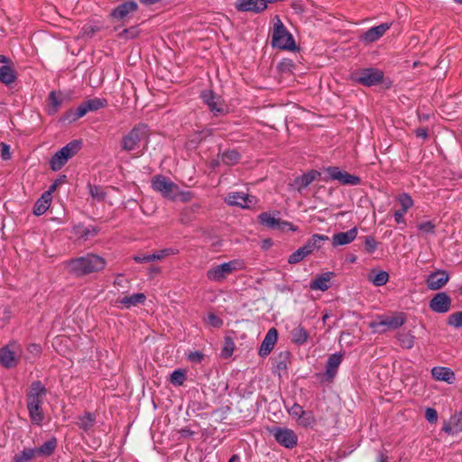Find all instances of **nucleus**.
I'll return each mask as SVG.
<instances>
[{
  "instance_id": "49",
  "label": "nucleus",
  "mask_w": 462,
  "mask_h": 462,
  "mask_svg": "<svg viewBox=\"0 0 462 462\" xmlns=\"http://www.w3.org/2000/svg\"><path fill=\"white\" fill-rule=\"evenodd\" d=\"M425 418L430 423H436L438 420L437 411L433 408H427L425 411Z\"/></svg>"
},
{
  "instance_id": "19",
  "label": "nucleus",
  "mask_w": 462,
  "mask_h": 462,
  "mask_svg": "<svg viewBox=\"0 0 462 462\" xmlns=\"http://www.w3.org/2000/svg\"><path fill=\"white\" fill-rule=\"evenodd\" d=\"M137 4L134 1H129L119 5L112 11V17L116 20L121 21L126 19L130 14L137 10Z\"/></svg>"
},
{
  "instance_id": "60",
  "label": "nucleus",
  "mask_w": 462,
  "mask_h": 462,
  "mask_svg": "<svg viewBox=\"0 0 462 462\" xmlns=\"http://www.w3.org/2000/svg\"><path fill=\"white\" fill-rule=\"evenodd\" d=\"M140 1L144 5H152V4L159 2L160 0H140Z\"/></svg>"
},
{
  "instance_id": "29",
  "label": "nucleus",
  "mask_w": 462,
  "mask_h": 462,
  "mask_svg": "<svg viewBox=\"0 0 462 462\" xmlns=\"http://www.w3.org/2000/svg\"><path fill=\"white\" fill-rule=\"evenodd\" d=\"M328 237L327 236L315 234L301 247L304 249V251L309 255L311 253H313L315 250H318L320 248V246H321L320 243L322 241H328Z\"/></svg>"
},
{
  "instance_id": "10",
  "label": "nucleus",
  "mask_w": 462,
  "mask_h": 462,
  "mask_svg": "<svg viewBox=\"0 0 462 462\" xmlns=\"http://www.w3.org/2000/svg\"><path fill=\"white\" fill-rule=\"evenodd\" d=\"M147 135V129L144 125H140L133 128L122 139V149L127 152L135 150L139 143L145 139Z\"/></svg>"
},
{
  "instance_id": "28",
  "label": "nucleus",
  "mask_w": 462,
  "mask_h": 462,
  "mask_svg": "<svg viewBox=\"0 0 462 462\" xmlns=\"http://www.w3.org/2000/svg\"><path fill=\"white\" fill-rule=\"evenodd\" d=\"M319 176V173L316 171H310L306 174H303L300 177H298L294 180V187L298 191H301L303 189L308 187L312 181H314L317 177Z\"/></svg>"
},
{
  "instance_id": "7",
  "label": "nucleus",
  "mask_w": 462,
  "mask_h": 462,
  "mask_svg": "<svg viewBox=\"0 0 462 462\" xmlns=\"http://www.w3.org/2000/svg\"><path fill=\"white\" fill-rule=\"evenodd\" d=\"M81 148V142L72 141L57 152L50 162L51 168L53 171L60 170L65 163L78 153Z\"/></svg>"
},
{
  "instance_id": "64",
  "label": "nucleus",
  "mask_w": 462,
  "mask_h": 462,
  "mask_svg": "<svg viewBox=\"0 0 462 462\" xmlns=\"http://www.w3.org/2000/svg\"><path fill=\"white\" fill-rule=\"evenodd\" d=\"M380 462H386V457H384L383 456H381Z\"/></svg>"
},
{
  "instance_id": "56",
  "label": "nucleus",
  "mask_w": 462,
  "mask_h": 462,
  "mask_svg": "<svg viewBox=\"0 0 462 462\" xmlns=\"http://www.w3.org/2000/svg\"><path fill=\"white\" fill-rule=\"evenodd\" d=\"M28 350L35 355L39 354L41 351L40 346L36 344L30 345Z\"/></svg>"
},
{
  "instance_id": "61",
  "label": "nucleus",
  "mask_w": 462,
  "mask_h": 462,
  "mask_svg": "<svg viewBox=\"0 0 462 462\" xmlns=\"http://www.w3.org/2000/svg\"><path fill=\"white\" fill-rule=\"evenodd\" d=\"M57 184H52L50 189L46 192H50V195L52 196V192L56 189Z\"/></svg>"
},
{
  "instance_id": "16",
  "label": "nucleus",
  "mask_w": 462,
  "mask_h": 462,
  "mask_svg": "<svg viewBox=\"0 0 462 462\" xmlns=\"http://www.w3.org/2000/svg\"><path fill=\"white\" fill-rule=\"evenodd\" d=\"M327 172L332 180H337L344 185H357L360 183L359 177L352 175L346 171H342L337 167L328 168Z\"/></svg>"
},
{
  "instance_id": "40",
  "label": "nucleus",
  "mask_w": 462,
  "mask_h": 462,
  "mask_svg": "<svg viewBox=\"0 0 462 462\" xmlns=\"http://www.w3.org/2000/svg\"><path fill=\"white\" fill-rule=\"evenodd\" d=\"M60 105L61 99L60 97L54 91L51 92L48 97L49 112L51 114L56 113Z\"/></svg>"
},
{
  "instance_id": "41",
  "label": "nucleus",
  "mask_w": 462,
  "mask_h": 462,
  "mask_svg": "<svg viewBox=\"0 0 462 462\" xmlns=\"http://www.w3.org/2000/svg\"><path fill=\"white\" fill-rule=\"evenodd\" d=\"M95 423V418L91 413H85L79 419V426L84 430H90Z\"/></svg>"
},
{
  "instance_id": "55",
  "label": "nucleus",
  "mask_w": 462,
  "mask_h": 462,
  "mask_svg": "<svg viewBox=\"0 0 462 462\" xmlns=\"http://www.w3.org/2000/svg\"><path fill=\"white\" fill-rule=\"evenodd\" d=\"M82 31L84 36L91 37L94 34V29L91 26L84 27Z\"/></svg>"
},
{
  "instance_id": "33",
  "label": "nucleus",
  "mask_w": 462,
  "mask_h": 462,
  "mask_svg": "<svg viewBox=\"0 0 462 462\" xmlns=\"http://www.w3.org/2000/svg\"><path fill=\"white\" fill-rule=\"evenodd\" d=\"M291 334L292 341L298 345L304 344L309 337V333L301 326H297L296 328H294L291 330Z\"/></svg>"
},
{
  "instance_id": "36",
  "label": "nucleus",
  "mask_w": 462,
  "mask_h": 462,
  "mask_svg": "<svg viewBox=\"0 0 462 462\" xmlns=\"http://www.w3.org/2000/svg\"><path fill=\"white\" fill-rule=\"evenodd\" d=\"M57 447L56 439H52L43 443L40 448H34L37 456L47 457L53 453Z\"/></svg>"
},
{
  "instance_id": "43",
  "label": "nucleus",
  "mask_w": 462,
  "mask_h": 462,
  "mask_svg": "<svg viewBox=\"0 0 462 462\" xmlns=\"http://www.w3.org/2000/svg\"><path fill=\"white\" fill-rule=\"evenodd\" d=\"M204 321L208 327L215 328H219L223 325V320L213 312L208 313Z\"/></svg>"
},
{
  "instance_id": "8",
  "label": "nucleus",
  "mask_w": 462,
  "mask_h": 462,
  "mask_svg": "<svg viewBox=\"0 0 462 462\" xmlns=\"http://www.w3.org/2000/svg\"><path fill=\"white\" fill-rule=\"evenodd\" d=\"M351 78L357 83L371 87L382 82L383 73L377 69L368 68L354 71Z\"/></svg>"
},
{
  "instance_id": "13",
  "label": "nucleus",
  "mask_w": 462,
  "mask_h": 462,
  "mask_svg": "<svg viewBox=\"0 0 462 462\" xmlns=\"http://www.w3.org/2000/svg\"><path fill=\"white\" fill-rule=\"evenodd\" d=\"M451 298L446 292H439L430 300V309L436 313H447L451 309Z\"/></svg>"
},
{
  "instance_id": "37",
  "label": "nucleus",
  "mask_w": 462,
  "mask_h": 462,
  "mask_svg": "<svg viewBox=\"0 0 462 462\" xmlns=\"http://www.w3.org/2000/svg\"><path fill=\"white\" fill-rule=\"evenodd\" d=\"M400 345L407 349H411L414 346V336L410 332H401L397 335Z\"/></svg>"
},
{
  "instance_id": "25",
  "label": "nucleus",
  "mask_w": 462,
  "mask_h": 462,
  "mask_svg": "<svg viewBox=\"0 0 462 462\" xmlns=\"http://www.w3.org/2000/svg\"><path fill=\"white\" fill-rule=\"evenodd\" d=\"M443 431L448 435H456L462 431V411L454 414L443 425Z\"/></svg>"
},
{
  "instance_id": "5",
  "label": "nucleus",
  "mask_w": 462,
  "mask_h": 462,
  "mask_svg": "<svg viewBox=\"0 0 462 462\" xmlns=\"http://www.w3.org/2000/svg\"><path fill=\"white\" fill-rule=\"evenodd\" d=\"M245 268L244 262L241 260H232L218 265L212 266L207 272V277L212 282H223L233 273L243 270Z\"/></svg>"
},
{
  "instance_id": "50",
  "label": "nucleus",
  "mask_w": 462,
  "mask_h": 462,
  "mask_svg": "<svg viewBox=\"0 0 462 462\" xmlns=\"http://www.w3.org/2000/svg\"><path fill=\"white\" fill-rule=\"evenodd\" d=\"M234 351V343L230 339H226L225 343V346L223 348V356H230Z\"/></svg>"
},
{
  "instance_id": "1",
  "label": "nucleus",
  "mask_w": 462,
  "mask_h": 462,
  "mask_svg": "<svg viewBox=\"0 0 462 462\" xmlns=\"http://www.w3.org/2000/svg\"><path fill=\"white\" fill-rule=\"evenodd\" d=\"M106 265V261L94 254H88L67 263L69 272L77 276L100 272Z\"/></svg>"
},
{
  "instance_id": "46",
  "label": "nucleus",
  "mask_w": 462,
  "mask_h": 462,
  "mask_svg": "<svg viewBox=\"0 0 462 462\" xmlns=\"http://www.w3.org/2000/svg\"><path fill=\"white\" fill-rule=\"evenodd\" d=\"M185 380V373L180 369L175 370L171 375V383L174 385H182Z\"/></svg>"
},
{
  "instance_id": "51",
  "label": "nucleus",
  "mask_w": 462,
  "mask_h": 462,
  "mask_svg": "<svg viewBox=\"0 0 462 462\" xmlns=\"http://www.w3.org/2000/svg\"><path fill=\"white\" fill-rule=\"evenodd\" d=\"M90 194L93 198L102 199L104 198L103 191L97 187H90Z\"/></svg>"
},
{
  "instance_id": "27",
  "label": "nucleus",
  "mask_w": 462,
  "mask_h": 462,
  "mask_svg": "<svg viewBox=\"0 0 462 462\" xmlns=\"http://www.w3.org/2000/svg\"><path fill=\"white\" fill-rule=\"evenodd\" d=\"M431 375L435 380L446 382L449 384L455 381V374L448 367L435 366L431 369Z\"/></svg>"
},
{
  "instance_id": "23",
  "label": "nucleus",
  "mask_w": 462,
  "mask_h": 462,
  "mask_svg": "<svg viewBox=\"0 0 462 462\" xmlns=\"http://www.w3.org/2000/svg\"><path fill=\"white\" fill-rule=\"evenodd\" d=\"M260 222L271 229L283 230L287 226H291L288 222L281 221V219L274 217L272 214L264 212L259 216Z\"/></svg>"
},
{
  "instance_id": "62",
  "label": "nucleus",
  "mask_w": 462,
  "mask_h": 462,
  "mask_svg": "<svg viewBox=\"0 0 462 462\" xmlns=\"http://www.w3.org/2000/svg\"><path fill=\"white\" fill-rule=\"evenodd\" d=\"M229 462H239V457L236 455H234L230 459Z\"/></svg>"
},
{
  "instance_id": "31",
  "label": "nucleus",
  "mask_w": 462,
  "mask_h": 462,
  "mask_svg": "<svg viewBox=\"0 0 462 462\" xmlns=\"http://www.w3.org/2000/svg\"><path fill=\"white\" fill-rule=\"evenodd\" d=\"M146 300L144 293H135L131 296H125L117 300V302L122 304L125 308L130 309L131 307L143 304Z\"/></svg>"
},
{
  "instance_id": "39",
  "label": "nucleus",
  "mask_w": 462,
  "mask_h": 462,
  "mask_svg": "<svg viewBox=\"0 0 462 462\" xmlns=\"http://www.w3.org/2000/svg\"><path fill=\"white\" fill-rule=\"evenodd\" d=\"M316 420L313 413L310 411H304L303 414L298 419L297 423L302 427L308 428L314 425Z\"/></svg>"
},
{
  "instance_id": "6",
  "label": "nucleus",
  "mask_w": 462,
  "mask_h": 462,
  "mask_svg": "<svg viewBox=\"0 0 462 462\" xmlns=\"http://www.w3.org/2000/svg\"><path fill=\"white\" fill-rule=\"evenodd\" d=\"M405 322L402 313L393 316H379L375 320L370 322L369 327L376 333H384L388 330H394L402 327Z\"/></svg>"
},
{
  "instance_id": "30",
  "label": "nucleus",
  "mask_w": 462,
  "mask_h": 462,
  "mask_svg": "<svg viewBox=\"0 0 462 462\" xmlns=\"http://www.w3.org/2000/svg\"><path fill=\"white\" fill-rule=\"evenodd\" d=\"M51 199L52 196L50 195V192H44L42 195V197L36 201L33 208V213L36 216L43 215L51 206Z\"/></svg>"
},
{
  "instance_id": "9",
  "label": "nucleus",
  "mask_w": 462,
  "mask_h": 462,
  "mask_svg": "<svg viewBox=\"0 0 462 462\" xmlns=\"http://www.w3.org/2000/svg\"><path fill=\"white\" fill-rule=\"evenodd\" d=\"M22 354L21 346L16 343H10L0 348V365L5 368L16 366Z\"/></svg>"
},
{
  "instance_id": "57",
  "label": "nucleus",
  "mask_w": 462,
  "mask_h": 462,
  "mask_svg": "<svg viewBox=\"0 0 462 462\" xmlns=\"http://www.w3.org/2000/svg\"><path fill=\"white\" fill-rule=\"evenodd\" d=\"M416 135L418 137H421V138L425 139L427 137L428 134H427V131L425 129H418L416 131Z\"/></svg>"
},
{
  "instance_id": "26",
  "label": "nucleus",
  "mask_w": 462,
  "mask_h": 462,
  "mask_svg": "<svg viewBox=\"0 0 462 462\" xmlns=\"http://www.w3.org/2000/svg\"><path fill=\"white\" fill-rule=\"evenodd\" d=\"M357 236V229L356 227L346 231L337 233L332 237L333 246L346 245L352 243Z\"/></svg>"
},
{
  "instance_id": "4",
  "label": "nucleus",
  "mask_w": 462,
  "mask_h": 462,
  "mask_svg": "<svg viewBox=\"0 0 462 462\" xmlns=\"http://www.w3.org/2000/svg\"><path fill=\"white\" fill-rule=\"evenodd\" d=\"M272 45L280 50L292 51L296 48L293 36L288 32L278 16L273 19Z\"/></svg>"
},
{
  "instance_id": "18",
  "label": "nucleus",
  "mask_w": 462,
  "mask_h": 462,
  "mask_svg": "<svg viewBox=\"0 0 462 462\" xmlns=\"http://www.w3.org/2000/svg\"><path fill=\"white\" fill-rule=\"evenodd\" d=\"M449 280V275L445 271H436L430 273L427 280V286L430 290L437 291L443 288Z\"/></svg>"
},
{
  "instance_id": "24",
  "label": "nucleus",
  "mask_w": 462,
  "mask_h": 462,
  "mask_svg": "<svg viewBox=\"0 0 462 462\" xmlns=\"http://www.w3.org/2000/svg\"><path fill=\"white\" fill-rule=\"evenodd\" d=\"M390 28L389 23H382L378 26L373 27L365 32L361 39L366 43H371L381 38Z\"/></svg>"
},
{
  "instance_id": "63",
  "label": "nucleus",
  "mask_w": 462,
  "mask_h": 462,
  "mask_svg": "<svg viewBox=\"0 0 462 462\" xmlns=\"http://www.w3.org/2000/svg\"><path fill=\"white\" fill-rule=\"evenodd\" d=\"M6 61V58L3 55H0V62H5Z\"/></svg>"
},
{
  "instance_id": "11",
  "label": "nucleus",
  "mask_w": 462,
  "mask_h": 462,
  "mask_svg": "<svg viewBox=\"0 0 462 462\" xmlns=\"http://www.w3.org/2000/svg\"><path fill=\"white\" fill-rule=\"evenodd\" d=\"M201 97L208 105L209 110L215 115H222L227 112L228 108L225 101L221 97L216 95L211 90L203 91Z\"/></svg>"
},
{
  "instance_id": "45",
  "label": "nucleus",
  "mask_w": 462,
  "mask_h": 462,
  "mask_svg": "<svg viewBox=\"0 0 462 462\" xmlns=\"http://www.w3.org/2000/svg\"><path fill=\"white\" fill-rule=\"evenodd\" d=\"M306 256H308V254L304 251L302 247H300L298 250H296L293 254L290 255L288 262L291 264L298 263Z\"/></svg>"
},
{
  "instance_id": "35",
  "label": "nucleus",
  "mask_w": 462,
  "mask_h": 462,
  "mask_svg": "<svg viewBox=\"0 0 462 462\" xmlns=\"http://www.w3.org/2000/svg\"><path fill=\"white\" fill-rule=\"evenodd\" d=\"M16 79L15 71L9 66L0 68V81L5 85L13 83Z\"/></svg>"
},
{
  "instance_id": "17",
  "label": "nucleus",
  "mask_w": 462,
  "mask_h": 462,
  "mask_svg": "<svg viewBox=\"0 0 462 462\" xmlns=\"http://www.w3.org/2000/svg\"><path fill=\"white\" fill-rule=\"evenodd\" d=\"M273 435L275 439L287 448H292L297 444V436L290 429H275Z\"/></svg>"
},
{
  "instance_id": "22",
  "label": "nucleus",
  "mask_w": 462,
  "mask_h": 462,
  "mask_svg": "<svg viewBox=\"0 0 462 462\" xmlns=\"http://www.w3.org/2000/svg\"><path fill=\"white\" fill-rule=\"evenodd\" d=\"M278 337L277 330L274 328H272L268 330L267 334L264 337L263 341L259 349V355L261 356H268L273 350Z\"/></svg>"
},
{
  "instance_id": "12",
  "label": "nucleus",
  "mask_w": 462,
  "mask_h": 462,
  "mask_svg": "<svg viewBox=\"0 0 462 462\" xmlns=\"http://www.w3.org/2000/svg\"><path fill=\"white\" fill-rule=\"evenodd\" d=\"M106 102L105 99L93 98L82 102L75 112H70L72 115V120L75 121L84 116L88 112L97 111L106 106Z\"/></svg>"
},
{
  "instance_id": "42",
  "label": "nucleus",
  "mask_w": 462,
  "mask_h": 462,
  "mask_svg": "<svg viewBox=\"0 0 462 462\" xmlns=\"http://www.w3.org/2000/svg\"><path fill=\"white\" fill-rule=\"evenodd\" d=\"M239 160L240 154L235 150L227 151L222 155L223 162L227 165H234L237 163Z\"/></svg>"
},
{
  "instance_id": "44",
  "label": "nucleus",
  "mask_w": 462,
  "mask_h": 462,
  "mask_svg": "<svg viewBox=\"0 0 462 462\" xmlns=\"http://www.w3.org/2000/svg\"><path fill=\"white\" fill-rule=\"evenodd\" d=\"M417 227L424 235H432L435 233L436 225L432 221H423Z\"/></svg>"
},
{
  "instance_id": "53",
  "label": "nucleus",
  "mask_w": 462,
  "mask_h": 462,
  "mask_svg": "<svg viewBox=\"0 0 462 462\" xmlns=\"http://www.w3.org/2000/svg\"><path fill=\"white\" fill-rule=\"evenodd\" d=\"M1 155L4 160H8L11 157L10 148L4 143H1Z\"/></svg>"
},
{
  "instance_id": "20",
  "label": "nucleus",
  "mask_w": 462,
  "mask_h": 462,
  "mask_svg": "<svg viewBox=\"0 0 462 462\" xmlns=\"http://www.w3.org/2000/svg\"><path fill=\"white\" fill-rule=\"evenodd\" d=\"M177 251L171 248H165L160 251H157L153 254H141L135 255L134 260L136 263H147L152 261H161L170 255L175 254Z\"/></svg>"
},
{
  "instance_id": "34",
  "label": "nucleus",
  "mask_w": 462,
  "mask_h": 462,
  "mask_svg": "<svg viewBox=\"0 0 462 462\" xmlns=\"http://www.w3.org/2000/svg\"><path fill=\"white\" fill-rule=\"evenodd\" d=\"M36 457H38L37 451L34 448H24L23 451L14 455L13 462H29Z\"/></svg>"
},
{
  "instance_id": "59",
  "label": "nucleus",
  "mask_w": 462,
  "mask_h": 462,
  "mask_svg": "<svg viewBox=\"0 0 462 462\" xmlns=\"http://www.w3.org/2000/svg\"><path fill=\"white\" fill-rule=\"evenodd\" d=\"M115 285H117V286H122V283H123V276L118 274L115 280Z\"/></svg>"
},
{
  "instance_id": "47",
  "label": "nucleus",
  "mask_w": 462,
  "mask_h": 462,
  "mask_svg": "<svg viewBox=\"0 0 462 462\" xmlns=\"http://www.w3.org/2000/svg\"><path fill=\"white\" fill-rule=\"evenodd\" d=\"M448 324L455 328L462 327V311L452 313L448 318Z\"/></svg>"
},
{
  "instance_id": "54",
  "label": "nucleus",
  "mask_w": 462,
  "mask_h": 462,
  "mask_svg": "<svg viewBox=\"0 0 462 462\" xmlns=\"http://www.w3.org/2000/svg\"><path fill=\"white\" fill-rule=\"evenodd\" d=\"M203 358V355L200 352H191L189 355V359L192 362L199 363Z\"/></svg>"
},
{
  "instance_id": "38",
  "label": "nucleus",
  "mask_w": 462,
  "mask_h": 462,
  "mask_svg": "<svg viewBox=\"0 0 462 462\" xmlns=\"http://www.w3.org/2000/svg\"><path fill=\"white\" fill-rule=\"evenodd\" d=\"M389 280V274L384 271L378 273H371L369 274V281L372 282L375 286L384 285Z\"/></svg>"
},
{
  "instance_id": "32",
  "label": "nucleus",
  "mask_w": 462,
  "mask_h": 462,
  "mask_svg": "<svg viewBox=\"0 0 462 462\" xmlns=\"http://www.w3.org/2000/svg\"><path fill=\"white\" fill-rule=\"evenodd\" d=\"M341 362H342V355H340V354H333L328 357V360L327 363L326 374L329 379L334 378Z\"/></svg>"
},
{
  "instance_id": "15",
  "label": "nucleus",
  "mask_w": 462,
  "mask_h": 462,
  "mask_svg": "<svg viewBox=\"0 0 462 462\" xmlns=\"http://www.w3.org/2000/svg\"><path fill=\"white\" fill-rule=\"evenodd\" d=\"M401 208L393 213L394 220L397 224H405L404 215L412 208L413 200L407 193H402L396 198Z\"/></svg>"
},
{
  "instance_id": "21",
  "label": "nucleus",
  "mask_w": 462,
  "mask_h": 462,
  "mask_svg": "<svg viewBox=\"0 0 462 462\" xmlns=\"http://www.w3.org/2000/svg\"><path fill=\"white\" fill-rule=\"evenodd\" d=\"M335 277L333 272H327L321 275L317 276L310 283V288L312 291H325L330 287V281Z\"/></svg>"
},
{
  "instance_id": "14",
  "label": "nucleus",
  "mask_w": 462,
  "mask_h": 462,
  "mask_svg": "<svg viewBox=\"0 0 462 462\" xmlns=\"http://www.w3.org/2000/svg\"><path fill=\"white\" fill-rule=\"evenodd\" d=\"M225 201L228 205L249 208L251 206L255 204L256 199L254 197L243 192H231L226 197Z\"/></svg>"
},
{
  "instance_id": "3",
  "label": "nucleus",
  "mask_w": 462,
  "mask_h": 462,
  "mask_svg": "<svg viewBox=\"0 0 462 462\" xmlns=\"http://www.w3.org/2000/svg\"><path fill=\"white\" fill-rule=\"evenodd\" d=\"M46 389L40 382H33L27 393V409L32 423L42 424L44 416L42 410Z\"/></svg>"
},
{
  "instance_id": "2",
  "label": "nucleus",
  "mask_w": 462,
  "mask_h": 462,
  "mask_svg": "<svg viewBox=\"0 0 462 462\" xmlns=\"http://www.w3.org/2000/svg\"><path fill=\"white\" fill-rule=\"evenodd\" d=\"M152 187L163 198L171 200L188 202L193 198L189 191L180 190L177 184L162 175H156L152 179Z\"/></svg>"
},
{
  "instance_id": "48",
  "label": "nucleus",
  "mask_w": 462,
  "mask_h": 462,
  "mask_svg": "<svg viewBox=\"0 0 462 462\" xmlns=\"http://www.w3.org/2000/svg\"><path fill=\"white\" fill-rule=\"evenodd\" d=\"M290 415L298 420V419L303 414L304 410L303 408L299 404H293L289 410H288Z\"/></svg>"
},
{
  "instance_id": "52",
  "label": "nucleus",
  "mask_w": 462,
  "mask_h": 462,
  "mask_svg": "<svg viewBox=\"0 0 462 462\" xmlns=\"http://www.w3.org/2000/svg\"><path fill=\"white\" fill-rule=\"evenodd\" d=\"M377 246V243L375 242V240L372 237H367L366 240H365V247L367 249L368 252H373L375 250Z\"/></svg>"
},
{
  "instance_id": "58",
  "label": "nucleus",
  "mask_w": 462,
  "mask_h": 462,
  "mask_svg": "<svg viewBox=\"0 0 462 462\" xmlns=\"http://www.w3.org/2000/svg\"><path fill=\"white\" fill-rule=\"evenodd\" d=\"M161 273V268L159 266H152L150 268L151 274H158Z\"/></svg>"
}]
</instances>
